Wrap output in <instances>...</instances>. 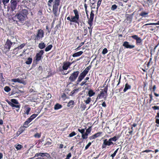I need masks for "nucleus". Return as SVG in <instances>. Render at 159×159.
<instances>
[{
  "instance_id": "obj_1",
  "label": "nucleus",
  "mask_w": 159,
  "mask_h": 159,
  "mask_svg": "<svg viewBox=\"0 0 159 159\" xmlns=\"http://www.w3.org/2000/svg\"><path fill=\"white\" fill-rule=\"evenodd\" d=\"M75 16H71V22L78 23V21L79 18V15L78 10L76 9L73 10Z\"/></svg>"
},
{
  "instance_id": "obj_2",
  "label": "nucleus",
  "mask_w": 159,
  "mask_h": 159,
  "mask_svg": "<svg viewBox=\"0 0 159 159\" xmlns=\"http://www.w3.org/2000/svg\"><path fill=\"white\" fill-rule=\"evenodd\" d=\"M50 157L49 154L47 153H36L34 156L37 157L36 159H47Z\"/></svg>"
},
{
  "instance_id": "obj_3",
  "label": "nucleus",
  "mask_w": 159,
  "mask_h": 159,
  "mask_svg": "<svg viewBox=\"0 0 159 159\" xmlns=\"http://www.w3.org/2000/svg\"><path fill=\"white\" fill-rule=\"evenodd\" d=\"M79 72L78 71L74 72L71 74L69 78V80L71 81H75L77 77Z\"/></svg>"
},
{
  "instance_id": "obj_4",
  "label": "nucleus",
  "mask_w": 159,
  "mask_h": 159,
  "mask_svg": "<svg viewBox=\"0 0 159 159\" xmlns=\"http://www.w3.org/2000/svg\"><path fill=\"white\" fill-rule=\"evenodd\" d=\"M113 142H111L109 139H105L103 140V143L102 144V148H106V146H110L111 145H113Z\"/></svg>"
},
{
  "instance_id": "obj_5",
  "label": "nucleus",
  "mask_w": 159,
  "mask_h": 159,
  "mask_svg": "<svg viewBox=\"0 0 159 159\" xmlns=\"http://www.w3.org/2000/svg\"><path fill=\"white\" fill-rule=\"evenodd\" d=\"M88 71L86 70H84L79 76L77 81L78 82H80L85 77L86 74L88 73Z\"/></svg>"
},
{
  "instance_id": "obj_6",
  "label": "nucleus",
  "mask_w": 159,
  "mask_h": 159,
  "mask_svg": "<svg viewBox=\"0 0 159 159\" xmlns=\"http://www.w3.org/2000/svg\"><path fill=\"white\" fill-rule=\"evenodd\" d=\"M44 32L43 30L40 29L38 30L37 34L36 36L35 39H39L42 38L43 36Z\"/></svg>"
},
{
  "instance_id": "obj_7",
  "label": "nucleus",
  "mask_w": 159,
  "mask_h": 159,
  "mask_svg": "<svg viewBox=\"0 0 159 159\" xmlns=\"http://www.w3.org/2000/svg\"><path fill=\"white\" fill-rule=\"evenodd\" d=\"M20 21H23L25 20L27 18V16L26 15H22L21 14H18L15 16Z\"/></svg>"
},
{
  "instance_id": "obj_8",
  "label": "nucleus",
  "mask_w": 159,
  "mask_h": 159,
  "mask_svg": "<svg viewBox=\"0 0 159 159\" xmlns=\"http://www.w3.org/2000/svg\"><path fill=\"white\" fill-rule=\"evenodd\" d=\"M131 37L136 40V43L137 44H140L142 41L141 39L137 35H133Z\"/></svg>"
},
{
  "instance_id": "obj_9",
  "label": "nucleus",
  "mask_w": 159,
  "mask_h": 159,
  "mask_svg": "<svg viewBox=\"0 0 159 159\" xmlns=\"http://www.w3.org/2000/svg\"><path fill=\"white\" fill-rule=\"evenodd\" d=\"M93 11H92L90 14L89 18V19L88 24L89 25H93V21L94 18V14L93 12Z\"/></svg>"
},
{
  "instance_id": "obj_10",
  "label": "nucleus",
  "mask_w": 159,
  "mask_h": 159,
  "mask_svg": "<svg viewBox=\"0 0 159 159\" xmlns=\"http://www.w3.org/2000/svg\"><path fill=\"white\" fill-rule=\"evenodd\" d=\"M123 46L127 48H132L135 47L134 45H131L129 44V42L125 41L123 43Z\"/></svg>"
},
{
  "instance_id": "obj_11",
  "label": "nucleus",
  "mask_w": 159,
  "mask_h": 159,
  "mask_svg": "<svg viewBox=\"0 0 159 159\" xmlns=\"http://www.w3.org/2000/svg\"><path fill=\"white\" fill-rule=\"evenodd\" d=\"M11 8L12 11L15 10L16 7L17 2L16 0H11Z\"/></svg>"
},
{
  "instance_id": "obj_12",
  "label": "nucleus",
  "mask_w": 159,
  "mask_h": 159,
  "mask_svg": "<svg viewBox=\"0 0 159 159\" xmlns=\"http://www.w3.org/2000/svg\"><path fill=\"white\" fill-rule=\"evenodd\" d=\"M11 81L12 82H18L20 83H22L24 84H26L25 82L23 80L20 79L19 78H15L12 79L11 80Z\"/></svg>"
},
{
  "instance_id": "obj_13",
  "label": "nucleus",
  "mask_w": 159,
  "mask_h": 159,
  "mask_svg": "<svg viewBox=\"0 0 159 159\" xmlns=\"http://www.w3.org/2000/svg\"><path fill=\"white\" fill-rule=\"evenodd\" d=\"M107 93V89H104V90L101 91L100 92V94L98 96L97 99H100L101 97H104L105 94Z\"/></svg>"
},
{
  "instance_id": "obj_14",
  "label": "nucleus",
  "mask_w": 159,
  "mask_h": 159,
  "mask_svg": "<svg viewBox=\"0 0 159 159\" xmlns=\"http://www.w3.org/2000/svg\"><path fill=\"white\" fill-rule=\"evenodd\" d=\"M43 53V51L42 50H41L39 53L36 54V60L39 61L40 60L41 57Z\"/></svg>"
},
{
  "instance_id": "obj_15",
  "label": "nucleus",
  "mask_w": 159,
  "mask_h": 159,
  "mask_svg": "<svg viewBox=\"0 0 159 159\" xmlns=\"http://www.w3.org/2000/svg\"><path fill=\"white\" fill-rule=\"evenodd\" d=\"M57 5L55 6V4L53 6L52 12L56 16H58V14L57 12Z\"/></svg>"
},
{
  "instance_id": "obj_16",
  "label": "nucleus",
  "mask_w": 159,
  "mask_h": 159,
  "mask_svg": "<svg viewBox=\"0 0 159 159\" xmlns=\"http://www.w3.org/2000/svg\"><path fill=\"white\" fill-rule=\"evenodd\" d=\"M71 64L70 63L68 62H64L62 66L63 70H66L70 65Z\"/></svg>"
},
{
  "instance_id": "obj_17",
  "label": "nucleus",
  "mask_w": 159,
  "mask_h": 159,
  "mask_svg": "<svg viewBox=\"0 0 159 159\" xmlns=\"http://www.w3.org/2000/svg\"><path fill=\"white\" fill-rule=\"evenodd\" d=\"M12 43L9 40H7V41L5 45V47L8 50H9L11 48V46L12 45Z\"/></svg>"
},
{
  "instance_id": "obj_18",
  "label": "nucleus",
  "mask_w": 159,
  "mask_h": 159,
  "mask_svg": "<svg viewBox=\"0 0 159 159\" xmlns=\"http://www.w3.org/2000/svg\"><path fill=\"white\" fill-rule=\"evenodd\" d=\"M101 133L98 132L89 137L90 139H93L100 136Z\"/></svg>"
},
{
  "instance_id": "obj_19",
  "label": "nucleus",
  "mask_w": 159,
  "mask_h": 159,
  "mask_svg": "<svg viewBox=\"0 0 159 159\" xmlns=\"http://www.w3.org/2000/svg\"><path fill=\"white\" fill-rule=\"evenodd\" d=\"M31 110V109L30 108L27 107H25L24 109V113L25 114H26L27 115H28L29 114V112Z\"/></svg>"
},
{
  "instance_id": "obj_20",
  "label": "nucleus",
  "mask_w": 159,
  "mask_h": 159,
  "mask_svg": "<svg viewBox=\"0 0 159 159\" xmlns=\"http://www.w3.org/2000/svg\"><path fill=\"white\" fill-rule=\"evenodd\" d=\"M83 53V52L82 51H80L75 53L72 56L74 57H79Z\"/></svg>"
},
{
  "instance_id": "obj_21",
  "label": "nucleus",
  "mask_w": 159,
  "mask_h": 159,
  "mask_svg": "<svg viewBox=\"0 0 159 159\" xmlns=\"http://www.w3.org/2000/svg\"><path fill=\"white\" fill-rule=\"evenodd\" d=\"M95 94V93L91 89L89 90V91L88 95L89 97H91L94 95Z\"/></svg>"
},
{
  "instance_id": "obj_22",
  "label": "nucleus",
  "mask_w": 159,
  "mask_h": 159,
  "mask_svg": "<svg viewBox=\"0 0 159 159\" xmlns=\"http://www.w3.org/2000/svg\"><path fill=\"white\" fill-rule=\"evenodd\" d=\"M131 88V86L130 85H129L128 84H126L125 85V88L124 89L123 91L124 92H126L127 90L130 89Z\"/></svg>"
},
{
  "instance_id": "obj_23",
  "label": "nucleus",
  "mask_w": 159,
  "mask_h": 159,
  "mask_svg": "<svg viewBox=\"0 0 159 159\" xmlns=\"http://www.w3.org/2000/svg\"><path fill=\"white\" fill-rule=\"evenodd\" d=\"M89 134L86 132L82 134V138L83 139H86L87 138Z\"/></svg>"
},
{
  "instance_id": "obj_24",
  "label": "nucleus",
  "mask_w": 159,
  "mask_h": 159,
  "mask_svg": "<svg viewBox=\"0 0 159 159\" xmlns=\"http://www.w3.org/2000/svg\"><path fill=\"white\" fill-rule=\"evenodd\" d=\"M45 46V45L44 43H39V48L41 49H43L44 48Z\"/></svg>"
},
{
  "instance_id": "obj_25",
  "label": "nucleus",
  "mask_w": 159,
  "mask_h": 159,
  "mask_svg": "<svg viewBox=\"0 0 159 159\" xmlns=\"http://www.w3.org/2000/svg\"><path fill=\"white\" fill-rule=\"evenodd\" d=\"M62 107V106L59 104H57L55 105L54 108L55 110H58Z\"/></svg>"
},
{
  "instance_id": "obj_26",
  "label": "nucleus",
  "mask_w": 159,
  "mask_h": 159,
  "mask_svg": "<svg viewBox=\"0 0 159 159\" xmlns=\"http://www.w3.org/2000/svg\"><path fill=\"white\" fill-rule=\"evenodd\" d=\"M159 25V21H158L157 23H150L149 24H146L143 26V27H144V26L147 25Z\"/></svg>"
},
{
  "instance_id": "obj_27",
  "label": "nucleus",
  "mask_w": 159,
  "mask_h": 159,
  "mask_svg": "<svg viewBox=\"0 0 159 159\" xmlns=\"http://www.w3.org/2000/svg\"><path fill=\"white\" fill-rule=\"evenodd\" d=\"M9 104L12 107H15L16 108H19V105H16L11 102H8Z\"/></svg>"
},
{
  "instance_id": "obj_28",
  "label": "nucleus",
  "mask_w": 159,
  "mask_h": 159,
  "mask_svg": "<svg viewBox=\"0 0 159 159\" xmlns=\"http://www.w3.org/2000/svg\"><path fill=\"white\" fill-rule=\"evenodd\" d=\"M32 59L31 58H29L27 61H26L25 63L27 65L30 64L32 62Z\"/></svg>"
},
{
  "instance_id": "obj_29",
  "label": "nucleus",
  "mask_w": 159,
  "mask_h": 159,
  "mask_svg": "<svg viewBox=\"0 0 159 159\" xmlns=\"http://www.w3.org/2000/svg\"><path fill=\"white\" fill-rule=\"evenodd\" d=\"M148 12H142L140 13V15L142 16L145 17L148 15Z\"/></svg>"
},
{
  "instance_id": "obj_30",
  "label": "nucleus",
  "mask_w": 159,
  "mask_h": 159,
  "mask_svg": "<svg viewBox=\"0 0 159 159\" xmlns=\"http://www.w3.org/2000/svg\"><path fill=\"white\" fill-rule=\"evenodd\" d=\"M89 79V77H86L84 81H83L80 84V85L81 86H83L86 82V81L88 80Z\"/></svg>"
},
{
  "instance_id": "obj_31",
  "label": "nucleus",
  "mask_w": 159,
  "mask_h": 159,
  "mask_svg": "<svg viewBox=\"0 0 159 159\" xmlns=\"http://www.w3.org/2000/svg\"><path fill=\"white\" fill-rule=\"evenodd\" d=\"M109 139L111 142H116L117 140V138L116 136H114L112 138H111Z\"/></svg>"
},
{
  "instance_id": "obj_32",
  "label": "nucleus",
  "mask_w": 159,
  "mask_h": 159,
  "mask_svg": "<svg viewBox=\"0 0 159 159\" xmlns=\"http://www.w3.org/2000/svg\"><path fill=\"white\" fill-rule=\"evenodd\" d=\"M52 47V45H49L48 46H47L45 49V51L46 52H47L50 50Z\"/></svg>"
},
{
  "instance_id": "obj_33",
  "label": "nucleus",
  "mask_w": 159,
  "mask_h": 159,
  "mask_svg": "<svg viewBox=\"0 0 159 159\" xmlns=\"http://www.w3.org/2000/svg\"><path fill=\"white\" fill-rule=\"evenodd\" d=\"M91 98L90 97L87 98V99L84 101L85 103L86 104H88L91 101Z\"/></svg>"
},
{
  "instance_id": "obj_34",
  "label": "nucleus",
  "mask_w": 159,
  "mask_h": 159,
  "mask_svg": "<svg viewBox=\"0 0 159 159\" xmlns=\"http://www.w3.org/2000/svg\"><path fill=\"white\" fill-rule=\"evenodd\" d=\"M15 147L17 150H19L22 148V146L21 145L18 144Z\"/></svg>"
},
{
  "instance_id": "obj_35",
  "label": "nucleus",
  "mask_w": 159,
  "mask_h": 159,
  "mask_svg": "<svg viewBox=\"0 0 159 159\" xmlns=\"http://www.w3.org/2000/svg\"><path fill=\"white\" fill-rule=\"evenodd\" d=\"M74 103V101H73L72 100H71L69 102L68 104V105H67V106L68 107H70L71 105H73Z\"/></svg>"
},
{
  "instance_id": "obj_36",
  "label": "nucleus",
  "mask_w": 159,
  "mask_h": 159,
  "mask_svg": "<svg viewBox=\"0 0 159 159\" xmlns=\"http://www.w3.org/2000/svg\"><path fill=\"white\" fill-rule=\"evenodd\" d=\"M78 131L82 134H83L84 132L85 129H78Z\"/></svg>"
},
{
  "instance_id": "obj_37",
  "label": "nucleus",
  "mask_w": 159,
  "mask_h": 159,
  "mask_svg": "<svg viewBox=\"0 0 159 159\" xmlns=\"http://www.w3.org/2000/svg\"><path fill=\"white\" fill-rule=\"evenodd\" d=\"M38 115V114H33L32 115L30 116V118L33 120L34 118H35Z\"/></svg>"
},
{
  "instance_id": "obj_38",
  "label": "nucleus",
  "mask_w": 159,
  "mask_h": 159,
  "mask_svg": "<svg viewBox=\"0 0 159 159\" xmlns=\"http://www.w3.org/2000/svg\"><path fill=\"white\" fill-rule=\"evenodd\" d=\"M11 102H12V103H15V104H18V102L17 100H16L15 99H11Z\"/></svg>"
},
{
  "instance_id": "obj_39",
  "label": "nucleus",
  "mask_w": 159,
  "mask_h": 159,
  "mask_svg": "<svg viewBox=\"0 0 159 159\" xmlns=\"http://www.w3.org/2000/svg\"><path fill=\"white\" fill-rule=\"evenodd\" d=\"M92 25H89V26L88 27V28L87 29H88H88L89 30V32L90 34H91V32H92Z\"/></svg>"
},
{
  "instance_id": "obj_40",
  "label": "nucleus",
  "mask_w": 159,
  "mask_h": 159,
  "mask_svg": "<svg viewBox=\"0 0 159 159\" xmlns=\"http://www.w3.org/2000/svg\"><path fill=\"white\" fill-rule=\"evenodd\" d=\"M119 148L117 149L114 152V153L111 155V156L112 157H114L116 155V153L118 151V150Z\"/></svg>"
},
{
  "instance_id": "obj_41",
  "label": "nucleus",
  "mask_w": 159,
  "mask_h": 159,
  "mask_svg": "<svg viewBox=\"0 0 159 159\" xmlns=\"http://www.w3.org/2000/svg\"><path fill=\"white\" fill-rule=\"evenodd\" d=\"M76 134L75 133V132L74 131H73L69 134V137H71L75 135Z\"/></svg>"
},
{
  "instance_id": "obj_42",
  "label": "nucleus",
  "mask_w": 159,
  "mask_h": 159,
  "mask_svg": "<svg viewBox=\"0 0 159 159\" xmlns=\"http://www.w3.org/2000/svg\"><path fill=\"white\" fill-rule=\"evenodd\" d=\"M91 130V127H89V128L86 130V132L89 134Z\"/></svg>"
},
{
  "instance_id": "obj_43",
  "label": "nucleus",
  "mask_w": 159,
  "mask_h": 159,
  "mask_svg": "<svg viewBox=\"0 0 159 159\" xmlns=\"http://www.w3.org/2000/svg\"><path fill=\"white\" fill-rule=\"evenodd\" d=\"M117 7V6L116 5L114 4V5H113L112 6V7L111 8V9L112 10L114 11L115 9H116Z\"/></svg>"
},
{
  "instance_id": "obj_44",
  "label": "nucleus",
  "mask_w": 159,
  "mask_h": 159,
  "mask_svg": "<svg viewBox=\"0 0 159 159\" xmlns=\"http://www.w3.org/2000/svg\"><path fill=\"white\" fill-rule=\"evenodd\" d=\"M4 89L5 91L7 92H8L11 90L10 89L8 86H6Z\"/></svg>"
},
{
  "instance_id": "obj_45",
  "label": "nucleus",
  "mask_w": 159,
  "mask_h": 159,
  "mask_svg": "<svg viewBox=\"0 0 159 159\" xmlns=\"http://www.w3.org/2000/svg\"><path fill=\"white\" fill-rule=\"evenodd\" d=\"M60 0H55V5L58 6L59 5V2Z\"/></svg>"
},
{
  "instance_id": "obj_46",
  "label": "nucleus",
  "mask_w": 159,
  "mask_h": 159,
  "mask_svg": "<svg viewBox=\"0 0 159 159\" xmlns=\"http://www.w3.org/2000/svg\"><path fill=\"white\" fill-rule=\"evenodd\" d=\"M107 52V48H104L102 51V53L103 54H105Z\"/></svg>"
},
{
  "instance_id": "obj_47",
  "label": "nucleus",
  "mask_w": 159,
  "mask_h": 159,
  "mask_svg": "<svg viewBox=\"0 0 159 159\" xmlns=\"http://www.w3.org/2000/svg\"><path fill=\"white\" fill-rule=\"evenodd\" d=\"M25 44H22L21 45H20V46H18L17 48H16V49H21L25 46Z\"/></svg>"
},
{
  "instance_id": "obj_48",
  "label": "nucleus",
  "mask_w": 159,
  "mask_h": 159,
  "mask_svg": "<svg viewBox=\"0 0 159 159\" xmlns=\"http://www.w3.org/2000/svg\"><path fill=\"white\" fill-rule=\"evenodd\" d=\"M22 13L24 15H26V16H27V15L28 14V11L27 10H24L22 11Z\"/></svg>"
},
{
  "instance_id": "obj_49",
  "label": "nucleus",
  "mask_w": 159,
  "mask_h": 159,
  "mask_svg": "<svg viewBox=\"0 0 159 159\" xmlns=\"http://www.w3.org/2000/svg\"><path fill=\"white\" fill-rule=\"evenodd\" d=\"M34 136L35 138H39L40 137L41 135L37 133L34 135Z\"/></svg>"
},
{
  "instance_id": "obj_50",
  "label": "nucleus",
  "mask_w": 159,
  "mask_h": 159,
  "mask_svg": "<svg viewBox=\"0 0 159 159\" xmlns=\"http://www.w3.org/2000/svg\"><path fill=\"white\" fill-rule=\"evenodd\" d=\"M91 144V142H89L87 145L85 147V149H87L90 146Z\"/></svg>"
},
{
  "instance_id": "obj_51",
  "label": "nucleus",
  "mask_w": 159,
  "mask_h": 159,
  "mask_svg": "<svg viewBox=\"0 0 159 159\" xmlns=\"http://www.w3.org/2000/svg\"><path fill=\"white\" fill-rule=\"evenodd\" d=\"M28 123L26 121L24 123V126L25 127L27 128L28 126Z\"/></svg>"
},
{
  "instance_id": "obj_52",
  "label": "nucleus",
  "mask_w": 159,
  "mask_h": 159,
  "mask_svg": "<svg viewBox=\"0 0 159 159\" xmlns=\"http://www.w3.org/2000/svg\"><path fill=\"white\" fill-rule=\"evenodd\" d=\"M79 90V89H74L72 92V93H77V92H78Z\"/></svg>"
},
{
  "instance_id": "obj_53",
  "label": "nucleus",
  "mask_w": 159,
  "mask_h": 159,
  "mask_svg": "<svg viewBox=\"0 0 159 159\" xmlns=\"http://www.w3.org/2000/svg\"><path fill=\"white\" fill-rule=\"evenodd\" d=\"M102 0H98V3H97V7H99L101 4V2H102Z\"/></svg>"
},
{
  "instance_id": "obj_54",
  "label": "nucleus",
  "mask_w": 159,
  "mask_h": 159,
  "mask_svg": "<svg viewBox=\"0 0 159 159\" xmlns=\"http://www.w3.org/2000/svg\"><path fill=\"white\" fill-rule=\"evenodd\" d=\"M71 153H69L67 155L65 159H69V158L71 157Z\"/></svg>"
},
{
  "instance_id": "obj_55",
  "label": "nucleus",
  "mask_w": 159,
  "mask_h": 159,
  "mask_svg": "<svg viewBox=\"0 0 159 159\" xmlns=\"http://www.w3.org/2000/svg\"><path fill=\"white\" fill-rule=\"evenodd\" d=\"M53 2V0H49L48 3V5L49 6L51 7V4Z\"/></svg>"
},
{
  "instance_id": "obj_56",
  "label": "nucleus",
  "mask_w": 159,
  "mask_h": 159,
  "mask_svg": "<svg viewBox=\"0 0 159 159\" xmlns=\"http://www.w3.org/2000/svg\"><path fill=\"white\" fill-rule=\"evenodd\" d=\"M23 129L21 128H20V129H19L18 132H19V134L21 133L23 131Z\"/></svg>"
},
{
  "instance_id": "obj_57",
  "label": "nucleus",
  "mask_w": 159,
  "mask_h": 159,
  "mask_svg": "<svg viewBox=\"0 0 159 159\" xmlns=\"http://www.w3.org/2000/svg\"><path fill=\"white\" fill-rule=\"evenodd\" d=\"M32 120L30 118V117L26 121L28 123H29Z\"/></svg>"
},
{
  "instance_id": "obj_58",
  "label": "nucleus",
  "mask_w": 159,
  "mask_h": 159,
  "mask_svg": "<svg viewBox=\"0 0 159 159\" xmlns=\"http://www.w3.org/2000/svg\"><path fill=\"white\" fill-rule=\"evenodd\" d=\"M88 29L86 28L84 30V35H85L87 34V32H88Z\"/></svg>"
},
{
  "instance_id": "obj_59",
  "label": "nucleus",
  "mask_w": 159,
  "mask_h": 159,
  "mask_svg": "<svg viewBox=\"0 0 159 159\" xmlns=\"http://www.w3.org/2000/svg\"><path fill=\"white\" fill-rule=\"evenodd\" d=\"M84 44V42H82V43H81L80 44V45L78 46V48H77V49H78V48H80L81 46H82Z\"/></svg>"
},
{
  "instance_id": "obj_60",
  "label": "nucleus",
  "mask_w": 159,
  "mask_h": 159,
  "mask_svg": "<svg viewBox=\"0 0 159 159\" xmlns=\"http://www.w3.org/2000/svg\"><path fill=\"white\" fill-rule=\"evenodd\" d=\"M151 151H152L151 150H146L143 151L142 152H146L147 153H148V152H151Z\"/></svg>"
},
{
  "instance_id": "obj_61",
  "label": "nucleus",
  "mask_w": 159,
  "mask_h": 159,
  "mask_svg": "<svg viewBox=\"0 0 159 159\" xmlns=\"http://www.w3.org/2000/svg\"><path fill=\"white\" fill-rule=\"evenodd\" d=\"M9 1V0H3V3L4 4L8 3Z\"/></svg>"
},
{
  "instance_id": "obj_62",
  "label": "nucleus",
  "mask_w": 159,
  "mask_h": 159,
  "mask_svg": "<svg viewBox=\"0 0 159 159\" xmlns=\"http://www.w3.org/2000/svg\"><path fill=\"white\" fill-rule=\"evenodd\" d=\"M67 19L68 20H70L71 22V16L70 17H68L67 18Z\"/></svg>"
},
{
  "instance_id": "obj_63",
  "label": "nucleus",
  "mask_w": 159,
  "mask_h": 159,
  "mask_svg": "<svg viewBox=\"0 0 159 159\" xmlns=\"http://www.w3.org/2000/svg\"><path fill=\"white\" fill-rule=\"evenodd\" d=\"M102 105L103 107H106V105L104 102L102 103Z\"/></svg>"
},
{
  "instance_id": "obj_64",
  "label": "nucleus",
  "mask_w": 159,
  "mask_h": 159,
  "mask_svg": "<svg viewBox=\"0 0 159 159\" xmlns=\"http://www.w3.org/2000/svg\"><path fill=\"white\" fill-rule=\"evenodd\" d=\"M156 122L158 124H159V119H157L156 120Z\"/></svg>"
}]
</instances>
